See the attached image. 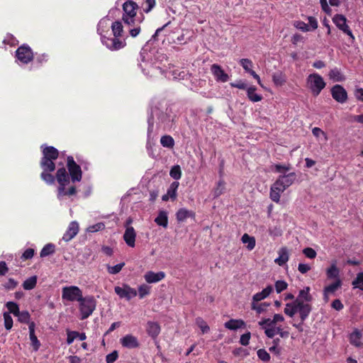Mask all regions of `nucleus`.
Instances as JSON below:
<instances>
[{
    "mask_svg": "<svg viewBox=\"0 0 363 363\" xmlns=\"http://www.w3.org/2000/svg\"><path fill=\"white\" fill-rule=\"evenodd\" d=\"M110 19L108 18H104L99 22L97 32L101 35H104V33L108 31Z\"/></svg>",
    "mask_w": 363,
    "mask_h": 363,
    "instance_id": "nucleus-32",
    "label": "nucleus"
},
{
    "mask_svg": "<svg viewBox=\"0 0 363 363\" xmlns=\"http://www.w3.org/2000/svg\"><path fill=\"white\" fill-rule=\"evenodd\" d=\"M55 252V245L52 243L46 244L40 251V256L45 257L52 255Z\"/></svg>",
    "mask_w": 363,
    "mask_h": 363,
    "instance_id": "nucleus-37",
    "label": "nucleus"
},
{
    "mask_svg": "<svg viewBox=\"0 0 363 363\" xmlns=\"http://www.w3.org/2000/svg\"><path fill=\"white\" fill-rule=\"evenodd\" d=\"M296 303L298 306L297 312L299 313L301 320L303 323L312 310L311 305L301 301L300 298H296Z\"/></svg>",
    "mask_w": 363,
    "mask_h": 363,
    "instance_id": "nucleus-15",
    "label": "nucleus"
},
{
    "mask_svg": "<svg viewBox=\"0 0 363 363\" xmlns=\"http://www.w3.org/2000/svg\"><path fill=\"white\" fill-rule=\"evenodd\" d=\"M179 183L178 182H173L167 189V194L162 196V201H167L169 199L172 201L175 200L177 196V189Z\"/></svg>",
    "mask_w": 363,
    "mask_h": 363,
    "instance_id": "nucleus-25",
    "label": "nucleus"
},
{
    "mask_svg": "<svg viewBox=\"0 0 363 363\" xmlns=\"http://www.w3.org/2000/svg\"><path fill=\"white\" fill-rule=\"evenodd\" d=\"M17 60L23 64H28L33 58V55L30 47L26 45L20 46L16 51Z\"/></svg>",
    "mask_w": 363,
    "mask_h": 363,
    "instance_id": "nucleus-8",
    "label": "nucleus"
},
{
    "mask_svg": "<svg viewBox=\"0 0 363 363\" xmlns=\"http://www.w3.org/2000/svg\"><path fill=\"white\" fill-rule=\"evenodd\" d=\"M296 298H300L301 301L310 302L312 300V296L310 294V287L307 286L304 289L299 291L298 296Z\"/></svg>",
    "mask_w": 363,
    "mask_h": 363,
    "instance_id": "nucleus-42",
    "label": "nucleus"
},
{
    "mask_svg": "<svg viewBox=\"0 0 363 363\" xmlns=\"http://www.w3.org/2000/svg\"><path fill=\"white\" fill-rule=\"evenodd\" d=\"M67 169L72 182H79L82 179V169L74 160H67Z\"/></svg>",
    "mask_w": 363,
    "mask_h": 363,
    "instance_id": "nucleus-11",
    "label": "nucleus"
},
{
    "mask_svg": "<svg viewBox=\"0 0 363 363\" xmlns=\"http://www.w3.org/2000/svg\"><path fill=\"white\" fill-rule=\"evenodd\" d=\"M256 89V87L254 86H251L247 89V96L252 102H258L262 99V95L255 93Z\"/></svg>",
    "mask_w": 363,
    "mask_h": 363,
    "instance_id": "nucleus-33",
    "label": "nucleus"
},
{
    "mask_svg": "<svg viewBox=\"0 0 363 363\" xmlns=\"http://www.w3.org/2000/svg\"><path fill=\"white\" fill-rule=\"evenodd\" d=\"M160 143L164 147L172 148L174 145V140L170 135H163L160 139Z\"/></svg>",
    "mask_w": 363,
    "mask_h": 363,
    "instance_id": "nucleus-44",
    "label": "nucleus"
},
{
    "mask_svg": "<svg viewBox=\"0 0 363 363\" xmlns=\"http://www.w3.org/2000/svg\"><path fill=\"white\" fill-rule=\"evenodd\" d=\"M120 342L123 347L128 349H135L140 347L138 338L133 335H125L120 340Z\"/></svg>",
    "mask_w": 363,
    "mask_h": 363,
    "instance_id": "nucleus-16",
    "label": "nucleus"
},
{
    "mask_svg": "<svg viewBox=\"0 0 363 363\" xmlns=\"http://www.w3.org/2000/svg\"><path fill=\"white\" fill-rule=\"evenodd\" d=\"M169 175L174 179H179L182 177V171L179 165H174L170 170Z\"/></svg>",
    "mask_w": 363,
    "mask_h": 363,
    "instance_id": "nucleus-54",
    "label": "nucleus"
},
{
    "mask_svg": "<svg viewBox=\"0 0 363 363\" xmlns=\"http://www.w3.org/2000/svg\"><path fill=\"white\" fill-rule=\"evenodd\" d=\"M67 345H71L75 339L79 338L80 340L83 341L86 339V335L84 333H79L77 331H72L67 330Z\"/></svg>",
    "mask_w": 363,
    "mask_h": 363,
    "instance_id": "nucleus-27",
    "label": "nucleus"
},
{
    "mask_svg": "<svg viewBox=\"0 0 363 363\" xmlns=\"http://www.w3.org/2000/svg\"><path fill=\"white\" fill-rule=\"evenodd\" d=\"M294 26L298 30L303 32L310 31V26L301 21H295Z\"/></svg>",
    "mask_w": 363,
    "mask_h": 363,
    "instance_id": "nucleus-63",
    "label": "nucleus"
},
{
    "mask_svg": "<svg viewBox=\"0 0 363 363\" xmlns=\"http://www.w3.org/2000/svg\"><path fill=\"white\" fill-rule=\"evenodd\" d=\"M146 331L149 336L155 339L161 331L160 325L157 322L148 321L147 323Z\"/></svg>",
    "mask_w": 363,
    "mask_h": 363,
    "instance_id": "nucleus-24",
    "label": "nucleus"
},
{
    "mask_svg": "<svg viewBox=\"0 0 363 363\" xmlns=\"http://www.w3.org/2000/svg\"><path fill=\"white\" fill-rule=\"evenodd\" d=\"M35 324L34 322H30L28 325L29 337L31 342V346L33 350L38 351L40 347V342L35 334Z\"/></svg>",
    "mask_w": 363,
    "mask_h": 363,
    "instance_id": "nucleus-22",
    "label": "nucleus"
},
{
    "mask_svg": "<svg viewBox=\"0 0 363 363\" xmlns=\"http://www.w3.org/2000/svg\"><path fill=\"white\" fill-rule=\"evenodd\" d=\"M211 72L215 79L218 82L224 83L229 80V75L217 64H213L211 66Z\"/></svg>",
    "mask_w": 363,
    "mask_h": 363,
    "instance_id": "nucleus-14",
    "label": "nucleus"
},
{
    "mask_svg": "<svg viewBox=\"0 0 363 363\" xmlns=\"http://www.w3.org/2000/svg\"><path fill=\"white\" fill-rule=\"evenodd\" d=\"M82 291L77 286H64L62 289V298L67 301H79L82 298Z\"/></svg>",
    "mask_w": 363,
    "mask_h": 363,
    "instance_id": "nucleus-6",
    "label": "nucleus"
},
{
    "mask_svg": "<svg viewBox=\"0 0 363 363\" xmlns=\"http://www.w3.org/2000/svg\"><path fill=\"white\" fill-rule=\"evenodd\" d=\"M41 167L43 169V172H52L55 169V164L53 160H43Z\"/></svg>",
    "mask_w": 363,
    "mask_h": 363,
    "instance_id": "nucleus-46",
    "label": "nucleus"
},
{
    "mask_svg": "<svg viewBox=\"0 0 363 363\" xmlns=\"http://www.w3.org/2000/svg\"><path fill=\"white\" fill-rule=\"evenodd\" d=\"M18 318V321L23 323H28L30 324V313L27 311H20V313H18L16 315Z\"/></svg>",
    "mask_w": 363,
    "mask_h": 363,
    "instance_id": "nucleus-53",
    "label": "nucleus"
},
{
    "mask_svg": "<svg viewBox=\"0 0 363 363\" xmlns=\"http://www.w3.org/2000/svg\"><path fill=\"white\" fill-rule=\"evenodd\" d=\"M124 266H125L124 262L119 263L113 267L108 265L107 270H108V272L111 274H116L121 271V269H123V267Z\"/></svg>",
    "mask_w": 363,
    "mask_h": 363,
    "instance_id": "nucleus-56",
    "label": "nucleus"
},
{
    "mask_svg": "<svg viewBox=\"0 0 363 363\" xmlns=\"http://www.w3.org/2000/svg\"><path fill=\"white\" fill-rule=\"evenodd\" d=\"M269 303H263L261 304H256V302L252 301L251 308L252 310L257 311V313L260 314L266 310V308L269 306Z\"/></svg>",
    "mask_w": 363,
    "mask_h": 363,
    "instance_id": "nucleus-58",
    "label": "nucleus"
},
{
    "mask_svg": "<svg viewBox=\"0 0 363 363\" xmlns=\"http://www.w3.org/2000/svg\"><path fill=\"white\" fill-rule=\"evenodd\" d=\"M17 285L18 281L13 278H9L7 282L3 284L4 288L6 290H13L17 286Z\"/></svg>",
    "mask_w": 363,
    "mask_h": 363,
    "instance_id": "nucleus-64",
    "label": "nucleus"
},
{
    "mask_svg": "<svg viewBox=\"0 0 363 363\" xmlns=\"http://www.w3.org/2000/svg\"><path fill=\"white\" fill-rule=\"evenodd\" d=\"M196 322L203 334L207 333L210 330L209 326L207 325L206 321L203 320V318H197L196 319Z\"/></svg>",
    "mask_w": 363,
    "mask_h": 363,
    "instance_id": "nucleus-55",
    "label": "nucleus"
},
{
    "mask_svg": "<svg viewBox=\"0 0 363 363\" xmlns=\"http://www.w3.org/2000/svg\"><path fill=\"white\" fill-rule=\"evenodd\" d=\"M225 183L223 179L219 180V182H218L217 187L215 189L213 192V195L215 197H218L223 194V190L225 189Z\"/></svg>",
    "mask_w": 363,
    "mask_h": 363,
    "instance_id": "nucleus-59",
    "label": "nucleus"
},
{
    "mask_svg": "<svg viewBox=\"0 0 363 363\" xmlns=\"http://www.w3.org/2000/svg\"><path fill=\"white\" fill-rule=\"evenodd\" d=\"M43 157V159H57L60 155L59 151L52 146H41Z\"/></svg>",
    "mask_w": 363,
    "mask_h": 363,
    "instance_id": "nucleus-23",
    "label": "nucleus"
},
{
    "mask_svg": "<svg viewBox=\"0 0 363 363\" xmlns=\"http://www.w3.org/2000/svg\"><path fill=\"white\" fill-rule=\"evenodd\" d=\"M333 98L340 104H344L347 99V93L341 85L336 84L331 89Z\"/></svg>",
    "mask_w": 363,
    "mask_h": 363,
    "instance_id": "nucleus-13",
    "label": "nucleus"
},
{
    "mask_svg": "<svg viewBox=\"0 0 363 363\" xmlns=\"http://www.w3.org/2000/svg\"><path fill=\"white\" fill-rule=\"evenodd\" d=\"M279 257L275 259L274 262L279 266H283L286 264L289 258L288 250L286 247H281L279 252Z\"/></svg>",
    "mask_w": 363,
    "mask_h": 363,
    "instance_id": "nucleus-30",
    "label": "nucleus"
},
{
    "mask_svg": "<svg viewBox=\"0 0 363 363\" xmlns=\"http://www.w3.org/2000/svg\"><path fill=\"white\" fill-rule=\"evenodd\" d=\"M79 303L82 320L88 318L96 309V301L93 296H82Z\"/></svg>",
    "mask_w": 363,
    "mask_h": 363,
    "instance_id": "nucleus-5",
    "label": "nucleus"
},
{
    "mask_svg": "<svg viewBox=\"0 0 363 363\" xmlns=\"http://www.w3.org/2000/svg\"><path fill=\"white\" fill-rule=\"evenodd\" d=\"M297 303L296 299L294 300L291 303H288L286 304V307L284 308V313L289 317H293L297 313Z\"/></svg>",
    "mask_w": 363,
    "mask_h": 363,
    "instance_id": "nucleus-36",
    "label": "nucleus"
},
{
    "mask_svg": "<svg viewBox=\"0 0 363 363\" xmlns=\"http://www.w3.org/2000/svg\"><path fill=\"white\" fill-rule=\"evenodd\" d=\"M296 179V174L295 172H289L287 174H281L277 179L280 184L285 189L290 186Z\"/></svg>",
    "mask_w": 363,
    "mask_h": 363,
    "instance_id": "nucleus-21",
    "label": "nucleus"
},
{
    "mask_svg": "<svg viewBox=\"0 0 363 363\" xmlns=\"http://www.w3.org/2000/svg\"><path fill=\"white\" fill-rule=\"evenodd\" d=\"M4 326L8 330H11L13 327V319L9 313H4Z\"/></svg>",
    "mask_w": 363,
    "mask_h": 363,
    "instance_id": "nucleus-60",
    "label": "nucleus"
},
{
    "mask_svg": "<svg viewBox=\"0 0 363 363\" xmlns=\"http://www.w3.org/2000/svg\"><path fill=\"white\" fill-rule=\"evenodd\" d=\"M56 179L59 183V192H62L65 191L66 185L69 183L71 178L69 174L67 172L65 168L61 167L57 171Z\"/></svg>",
    "mask_w": 363,
    "mask_h": 363,
    "instance_id": "nucleus-12",
    "label": "nucleus"
},
{
    "mask_svg": "<svg viewBox=\"0 0 363 363\" xmlns=\"http://www.w3.org/2000/svg\"><path fill=\"white\" fill-rule=\"evenodd\" d=\"M326 277L329 280L334 279L335 281L337 279H341L340 277V269L337 267L336 262H334L330 264V266L326 269Z\"/></svg>",
    "mask_w": 363,
    "mask_h": 363,
    "instance_id": "nucleus-26",
    "label": "nucleus"
},
{
    "mask_svg": "<svg viewBox=\"0 0 363 363\" xmlns=\"http://www.w3.org/2000/svg\"><path fill=\"white\" fill-rule=\"evenodd\" d=\"M155 222L160 226L167 228L168 225V216L167 213L164 211H160L158 216L155 219Z\"/></svg>",
    "mask_w": 363,
    "mask_h": 363,
    "instance_id": "nucleus-34",
    "label": "nucleus"
},
{
    "mask_svg": "<svg viewBox=\"0 0 363 363\" xmlns=\"http://www.w3.org/2000/svg\"><path fill=\"white\" fill-rule=\"evenodd\" d=\"M333 21L335 24V26L341 30H342L345 33H346L350 38L351 42H354V37L352 33V30L350 29L349 26L347 25V19L346 18L341 14H336L333 18Z\"/></svg>",
    "mask_w": 363,
    "mask_h": 363,
    "instance_id": "nucleus-9",
    "label": "nucleus"
},
{
    "mask_svg": "<svg viewBox=\"0 0 363 363\" xmlns=\"http://www.w3.org/2000/svg\"><path fill=\"white\" fill-rule=\"evenodd\" d=\"M224 325L227 329L235 330L237 329L245 327V323L242 319H230L225 322Z\"/></svg>",
    "mask_w": 363,
    "mask_h": 363,
    "instance_id": "nucleus-29",
    "label": "nucleus"
},
{
    "mask_svg": "<svg viewBox=\"0 0 363 363\" xmlns=\"http://www.w3.org/2000/svg\"><path fill=\"white\" fill-rule=\"evenodd\" d=\"M291 169L290 164H275L274 166V171L282 174H287L289 171Z\"/></svg>",
    "mask_w": 363,
    "mask_h": 363,
    "instance_id": "nucleus-51",
    "label": "nucleus"
},
{
    "mask_svg": "<svg viewBox=\"0 0 363 363\" xmlns=\"http://www.w3.org/2000/svg\"><path fill=\"white\" fill-rule=\"evenodd\" d=\"M37 284V277L33 276L27 279L23 283V287L25 290H31L34 289Z\"/></svg>",
    "mask_w": 363,
    "mask_h": 363,
    "instance_id": "nucleus-43",
    "label": "nucleus"
},
{
    "mask_svg": "<svg viewBox=\"0 0 363 363\" xmlns=\"http://www.w3.org/2000/svg\"><path fill=\"white\" fill-rule=\"evenodd\" d=\"M325 85L323 78L318 73L310 74L306 78V87L314 96H318Z\"/></svg>",
    "mask_w": 363,
    "mask_h": 363,
    "instance_id": "nucleus-4",
    "label": "nucleus"
},
{
    "mask_svg": "<svg viewBox=\"0 0 363 363\" xmlns=\"http://www.w3.org/2000/svg\"><path fill=\"white\" fill-rule=\"evenodd\" d=\"M138 4L133 1H126L123 5V22L128 25H137L140 23L144 20V16L141 15L140 17L136 18V9H138Z\"/></svg>",
    "mask_w": 363,
    "mask_h": 363,
    "instance_id": "nucleus-2",
    "label": "nucleus"
},
{
    "mask_svg": "<svg viewBox=\"0 0 363 363\" xmlns=\"http://www.w3.org/2000/svg\"><path fill=\"white\" fill-rule=\"evenodd\" d=\"M272 80L276 86H281L286 82V76L281 72H277L272 74Z\"/></svg>",
    "mask_w": 363,
    "mask_h": 363,
    "instance_id": "nucleus-35",
    "label": "nucleus"
},
{
    "mask_svg": "<svg viewBox=\"0 0 363 363\" xmlns=\"http://www.w3.org/2000/svg\"><path fill=\"white\" fill-rule=\"evenodd\" d=\"M354 288H357L363 291V272L357 274V277L352 282Z\"/></svg>",
    "mask_w": 363,
    "mask_h": 363,
    "instance_id": "nucleus-50",
    "label": "nucleus"
},
{
    "mask_svg": "<svg viewBox=\"0 0 363 363\" xmlns=\"http://www.w3.org/2000/svg\"><path fill=\"white\" fill-rule=\"evenodd\" d=\"M195 213L192 211L187 210L186 208H179L177 213L176 218L178 222H184L188 218H194Z\"/></svg>",
    "mask_w": 363,
    "mask_h": 363,
    "instance_id": "nucleus-28",
    "label": "nucleus"
},
{
    "mask_svg": "<svg viewBox=\"0 0 363 363\" xmlns=\"http://www.w3.org/2000/svg\"><path fill=\"white\" fill-rule=\"evenodd\" d=\"M101 40L102 44L111 51L122 49L126 45L125 40L119 39L118 37L115 36L113 38H106L105 35H102Z\"/></svg>",
    "mask_w": 363,
    "mask_h": 363,
    "instance_id": "nucleus-7",
    "label": "nucleus"
},
{
    "mask_svg": "<svg viewBox=\"0 0 363 363\" xmlns=\"http://www.w3.org/2000/svg\"><path fill=\"white\" fill-rule=\"evenodd\" d=\"M240 64L246 72H248L251 71V69H252L253 63L249 59H247V58L241 59L240 60Z\"/></svg>",
    "mask_w": 363,
    "mask_h": 363,
    "instance_id": "nucleus-57",
    "label": "nucleus"
},
{
    "mask_svg": "<svg viewBox=\"0 0 363 363\" xmlns=\"http://www.w3.org/2000/svg\"><path fill=\"white\" fill-rule=\"evenodd\" d=\"M258 357L263 362H269L270 360L269 354L264 349H259L257 352Z\"/></svg>",
    "mask_w": 363,
    "mask_h": 363,
    "instance_id": "nucleus-62",
    "label": "nucleus"
},
{
    "mask_svg": "<svg viewBox=\"0 0 363 363\" xmlns=\"http://www.w3.org/2000/svg\"><path fill=\"white\" fill-rule=\"evenodd\" d=\"M169 121V116L158 106V104L152 105L147 118L148 134L152 132L155 122L165 124Z\"/></svg>",
    "mask_w": 363,
    "mask_h": 363,
    "instance_id": "nucleus-3",
    "label": "nucleus"
},
{
    "mask_svg": "<svg viewBox=\"0 0 363 363\" xmlns=\"http://www.w3.org/2000/svg\"><path fill=\"white\" fill-rule=\"evenodd\" d=\"M123 240L128 246L134 247L135 245L136 232L133 227L128 226L123 234Z\"/></svg>",
    "mask_w": 363,
    "mask_h": 363,
    "instance_id": "nucleus-18",
    "label": "nucleus"
},
{
    "mask_svg": "<svg viewBox=\"0 0 363 363\" xmlns=\"http://www.w3.org/2000/svg\"><path fill=\"white\" fill-rule=\"evenodd\" d=\"M342 280L337 279L333 282L332 284H329L328 286H325V292H328L330 294H333L337 289H339L342 286Z\"/></svg>",
    "mask_w": 363,
    "mask_h": 363,
    "instance_id": "nucleus-40",
    "label": "nucleus"
},
{
    "mask_svg": "<svg viewBox=\"0 0 363 363\" xmlns=\"http://www.w3.org/2000/svg\"><path fill=\"white\" fill-rule=\"evenodd\" d=\"M152 53L148 52L145 49H142L140 53V66L146 75L157 76V74H164L166 78L173 79H184L187 75V72L184 70L175 69L174 67L169 68L168 70H163L159 66L154 65L152 62Z\"/></svg>",
    "mask_w": 363,
    "mask_h": 363,
    "instance_id": "nucleus-1",
    "label": "nucleus"
},
{
    "mask_svg": "<svg viewBox=\"0 0 363 363\" xmlns=\"http://www.w3.org/2000/svg\"><path fill=\"white\" fill-rule=\"evenodd\" d=\"M329 77L335 82H342L344 80V77L337 68L331 69L329 72Z\"/></svg>",
    "mask_w": 363,
    "mask_h": 363,
    "instance_id": "nucleus-45",
    "label": "nucleus"
},
{
    "mask_svg": "<svg viewBox=\"0 0 363 363\" xmlns=\"http://www.w3.org/2000/svg\"><path fill=\"white\" fill-rule=\"evenodd\" d=\"M114 291L121 298H125L128 301L136 296L138 294L137 291L128 284H123L122 287L116 286Z\"/></svg>",
    "mask_w": 363,
    "mask_h": 363,
    "instance_id": "nucleus-10",
    "label": "nucleus"
},
{
    "mask_svg": "<svg viewBox=\"0 0 363 363\" xmlns=\"http://www.w3.org/2000/svg\"><path fill=\"white\" fill-rule=\"evenodd\" d=\"M41 179L49 184H52L55 182V177L50 172H43L41 173Z\"/></svg>",
    "mask_w": 363,
    "mask_h": 363,
    "instance_id": "nucleus-61",
    "label": "nucleus"
},
{
    "mask_svg": "<svg viewBox=\"0 0 363 363\" xmlns=\"http://www.w3.org/2000/svg\"><path fill=\"white\" fill-rule=\"evenodd\" d=\"M273 287L271 285L267 286L265 289H264L261 292H258L255 294L252 297V301L259 302L267 296L272 292Z\"/></svg>",
    "mask_w": 363,
    "mask_h": 363,
    "instance_id": "nucleus-31",
    "label": "nucleus"
},
{
    "mask_svg": "<svg viewBox=\"0 0 363 363\" xmlns=\"http://www.w3.org/2000/svg\"><path fill=\"white\" fill-rule=\"evenodd\" d=\"M111 29L115 37H119L121 35L123 32V26L122 23L119 21H115L111 25Z\"/></svg>",
    "mask_w": 363,
    "mask_h": 363,
    "instance_id": "nucleus-48",
    "label": "nucleus"
},
{
    "mask_svg": "<svg viewBox=\"0 0 363 363\" xmlns=\"http://www.w3.org/2000/svg\"><path fill=\"white\" fill-rule=\"evenodd\" d=\"M165 276L166 274L164 272H154L148 271L145 274L144 279L147 283L153 284L164 279Z\"/></svg>",
    "mask_w": 363,
    "mask_h": 363,
    "instance_id": "nucleus-20",
    "label": "nucleus"
},
{
    "mask_svg": "<svg viewBox=\"0 0 363 363\" xmlns=\"http://www.w3.org/2000/svg\"><path fill=\"white\" fill-rule=\"evenodd\" d=\"M242 242L245 244H247V248L249 250H252L255 248V243H256V241H255V239L254 237L252 236H250L247 233H245L242 237Z\"/></svg>",
    "mask_w": 363,
    "mask_h": 363,
    "instance_id": "nucleus-39",
    "label": "nucleus"
},
{
    "mask_svg": "<svg viewBox=\"0 0 363 363\" xmlns=\"http://www.w3.org/2000/svg\"><path fill=\"white\" fill-rule=\"evenodd\" d=\"M150 293V287L147 284H142L138 287V296L140 298H143Z\"/></svg>",
    "mask_w": 363,
    "mask_h": 363,
    "instance_id": "nucleus-52",
    "label": "nucleus"
},
{
    "mask_svg": "<svg viewBox=\"0 0 363 363\" xmlns=\"http://www.w3.org/2000/svg\"><path fill=\"white\" fill-rule=\"evenodd\" d=\"M286 189L282 186L277 180L272 184L270 189V199L276 202L279 203L280 201L281 194L283 193Z\"/></svg>",
    "mask_w": 363,
    "mask_h": 363,
    "instance_id": "nucleus-19",
    "label": "nucleus"
},
{
    "mask_svg": "<svg viewBox=\"0 0 363 363\" xmlns=\"http://www.w3.org/2000/svg\"><path fill=\"white\" fill-rule=\"evenodd\" d=\"M156 5V0H143L140 4V7L143 12L148 13Z\"/></svg>",
    "mask_w": 363,
    "mask_h": 363,
    "instance_id": "nucleus-38",
    "label": "nucleus"
},
{
    "mask_svg": "<svg viewBox=\"0 0 363 363\" xmlns=\"http://www.w3.org/2000/svg\"><path fill=\"white\" fill-rule=\"evenodd\" d=\"M312 133L314 136L322 142H326L328 140L327 135L320 128L315 127L312 129Z\"/></svg>",
    "mask_w": 363,
    "mask_h": 363,
    "instance_id": "nucleus-49",
    "label": "nucleus"
},
{
    "mask_svg": "<svg viewBox=\"0 0 363 363\" xmlns=\"http://www.w3.org/2000/svg\"><path fill=\"white\" fill-rule=\"evenodd\" d=\"M79 232V224L77 221H72L64 233L62 240L65 242L70 241L74 238Z\"/></svg>",
    "mask_w": 363,
    "mask_h": 363,
    "instance_id": "nucleus-17",
    "label": "nucleus"
},
{
    "mask_svg": "<svg viewBox=\"0 0 363 363\" xmlns=\"http://www.w3.org/2000/svg\"><path fill=\"white\" fill-rule=\"evenodd\" d=\"M6 306L9 310V314L12 313L13 315L16 316L18 313H20V310L18 305L13 301H9L6 303Z\"/></svg>",
    "mask_w": 363,
    "mask_h": 363,
    "instance_id": "nucleus-47",
    "label": "nucleus"
},
{
    "mask_svg": "<svg viewBox=\"0 0 363 363\" xmlns=\"http://www.w3.org/2000/svg\"><path fill=\"white\" fill-rule=\"evenodd\" d=\"M362 337L361 333L356 330L350 334V342L352 345L359 347L361 345L360 339Z\"/></svg>",
    "mask_w": 363,
    "mask_h": 363,
    "instance_id": "nucleus-41",
    "label": "nucleus"
}]
</instances>
